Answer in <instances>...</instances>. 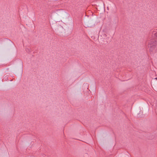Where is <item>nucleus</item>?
Listing matches in <instances>:
<instances>
[{
  "label": "nucleus",
  "mask_w": 157,
  "mask_h": 157,
  "mask_svg": "<svg viewBox=\"0 0 157 157\" xmlns=\"http://www.w3.org/2000/svg\"><path fill=\"white\" fill-rule=\"evenodd\" d=\"M154 79H155V80H156V82H157V78H155Z\"/></svg>",
  "instance_id": "3"
},
{
  "label": "nucleus",
  "mask_w": 157,
  "mask_h": 157,
  "mask_svg": "<svg viewBox=\"0 0 157 157\" xmlns=\"http://www.w3.org/2000/svg\"><path fill=\"white\" fill-rule=\"evenodd\" d=\"M153 34L154 35V36L157 38V30L153 32Z\"/></svg>",
  "instance_id": "2"
},
{
  "label": "nucleus",
  "mask_w": 157,
  "mask_h": 157,
  "mask_svg": "<svg viewBox=\"0 0 157 157\" xmlns=\"http://www.w3.org/2000/svg\"><path fill=\"white\" fill-rule=\"evenodd\" d=\"M148 46L150 48V51L155 52L157 49V44L155 40H151L149 42Z\"/></svg>",
  "instance_id": "1"
}]
</instances>
